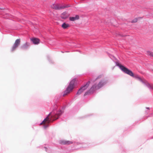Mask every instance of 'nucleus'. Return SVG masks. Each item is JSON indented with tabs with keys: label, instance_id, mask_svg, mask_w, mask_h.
<instances>
[{
	"label": "nucleus",
	"instance_id": "1",
	"mask_svg": "<svg viewBox=\"0 0 153 153\" xmlns=\"http://www.w3.org/2000/svg\"><path fill=\"white\" fill-rule=\"evenodd\" d=\"M64 112L63 110H59L57 111L56 113H50L42 122L40 125L43 124V127L45 129L49 126V123L54 120L57 119Z\"/></svg>",
	"mask_w": 153,
	"mask_h": 153
},
{
	"label": "nucleus",
	"instance_id": "2",
	"mask_svg": "<svg viewBox=\"0 0 153 153\" xmlns=\"http://www.w3.org/2000/svg\"><path fill=\"white\" fill-rule=\"evenodd\" d=\"M115 64L116 65L119 67L125 73L133 77L138 79V80L144 84L149 88L153 89V86L151 85L146 81L143 80L138 75H134L133 73L131 71L129 70L128 68L125 67L124 66L121 65L118 62H116Z\"/></svg>",
	"mask_w": 153,
	"mask_h": 153
},
{
	"label": "nucleus",
	"instance_id": "3",
	"mask_svg": "<svg viewBox=\"0 0 153 153\" xmlns=\"http://www.w3.org/2000/svg\"><path fill=\"white\" fill-rule=\"evenodd\" d=\"M76 81V79L74 78L72 80L67 88L65 91H64L63 94V96H65L66 95L69 93L70 92L72 91L74 88V83Z\"/></svg>",
	"mask_w": 153,
	"mask_h": 153
},
{
	"label": "nucleus",
	"instance_id": "4",
	"mask_svg": "<svg viewBox=\"0 0 153 153\" xmlns=\"http://www.w3.org/2000/svg\"><path fill=\"white\" fill-rule=\"evenodd\" d=\"M97 86L96 84L93 85L91 88L89 90L85 92L84 94V96H85L90 94H92L96 90L98 89H99L97 88Z\"/></svg>",
	"mask_w": 153,
	"mask_h": 153
},
{
	"label": "nucleus",
	"instance_id": "5",
	"mask_svg": "<svg viewBox=\"0 0 153 153\" xmlns=\"http://www.w3.org/2000/svg\"><path fill=\"white\" fill-rule=\"evenodd\" d=\"M108 81L105 79H103L99 81L97 85V88L99 89L105 85L107 83Z\"/></svg>",
	"mask_w": 153,
	"mask_h": 153
},
{
	"label": "nucleus",
	"instance_id": "6",
	"mask_svg": "<svg viewBox=\"0 0 153 153\" xmlns=\"http://www.w3.org/2000/svg\"><path fill=\"white\" fill-rule=\"evenodd\" d=\"M68 5H62L60 4H53L52 6V7L55 10H60L69 7Z\"/></svg>",
	"mask_w": 153,
	"mask_h": 153
},
{
	"label": "nucleus",
	"instance_id": "7",
	"mask_svg": "<svg viewBox=\"0 0 153 153\" xmlns=\"http://www.w3.org/2000/svg\"><path fill=\"white\" fill-rule=\"evenodd\" d=\"M20 39H17L14 43V44L13 46L12 47L11 49V51H15L18 47L20 45Z\"/></svg>",
	"mask_w": 153,
	"mask_h": 153
},
{
	"label": "nucleus",
	"instance_id": "8",
	"mask_svg": "<svg viewBox=\"0 0 153 153\" xmlns=\"http://www.w3.org/2000/svg\"><path fill=\"white\" fill-rule=\"evenodd\" d=\"M59 143L63 145H69L72 144L73 142L70 141L61 140L60 141Z\"/></svg>",
	"mask_w": 153,
	"mask_h": 153
},
{
	"label": "nucleus",
	"instance_id": "9",
	"mask_svg": "<svg viewBox=\"0 0 153 153\" xmlns=\"http://www.w3.org/2000/svg\"><path fill=\"white\" fill-rule=\"evenodd\" d=\"M33 43L35 45H38L39 42V40L37 38H33L31 39Z\"/></svg>",
	"mask_w": 153,
	"mask_h": 153
},
{
	"label": "nucleus",
	"instance_id": "10",
	"mask_svg": "<svg viewBox=\"0 0 153 153\" xmlns=\"http://www.w3.org/2000/svg\"><path fill=\"white\" fill-rule=\"evenodd\" d=\"M90 82L88 81L87 82L86 84L82 86L81 87L80 89L84 91L85 90H86L87 88L88 87L89 84L90 83Z\"/></svg>",
	"mask_w": 153,
	"mask_h": 153
},
{
	"label": "nucleus",
	"instance_id": "11",
	"mask_svg": "<svg viewBox=\"0 0 153 153\" xmlns=\"http://www.w3.org/2000/svg\"><path fill=\"white\" fill-rule=\"evenodd\" d=\"M30 45L29 43L26 42L21 46V48L23 49H26L30 46Z\"/></svg>",
	"mask_w": 153,
	"mask_h": 153
},
{
	"label": "nucleus",
	"instance_id": "12",
	"mask_svg": "<svg viewBox=\"0 0 153 153\" xmlns=\"http://www.w3.org/2000/svg\"><path fill=\"white\" fill-rule=\"evenodd\" d=\"M61 17L62 19H65L68 17V15L67 12H65L61 14Z\"/></svg>",
	"mask_w": 153,
	"mask_h": 153
},
{
	"label": "nucleus",
	"instance_id": "13",
	"mask_svg": "<svg viewBox=\"0 0 153 153\" xmlns=\"http://www.w3.org/2000/svg\"><path fill=\"white\" fill-rule=\"evenodd\" d=\"M79 16L77 15H76L75 17H70V20L71 21H74L76 20L79 19Z\"/></svg>",
	"mask_w": 153,
	"mask_h": 153
},
{
	"label": "nucleus",
	"instance_id": "14",
	"mask_svg": "<svg viewBox=\"0 0 153 153\" xmlns=\"http://www.w3.org/2000/svg\"><path fill=\"white\" fill-rule=\"evenodd\" d=\"M43 149H44L45 151L48 153H51L52 152V151L51 149H50L49 147L47 148L46 147H44L43 148Z\"/></svg>",
	"mask_w": 153,
	"mask_h": 153
},
{
	"label": "nucleus",
	"instance_id": "15",
	"mask_svg": "<svg viewBox=\"0 0 153 153\" xmlns=\"http://www.w3.org/2000/svg\"><path fill=\"white\" fill-rule=\"evenodd\" d=\"M69 26V25L68 24H66L65 23H63L62 25V27L64 29H66Z\"/></svg>",
	"mask_w": 153,
	"mask_h": 153
},
{
	"label": "nucleus",
	"instance_id": "16",
	"mask_svg": "<svg viewBox=\"0 0 153 153\" xmlns=\"http://www.w3.org/2000/svg\"><path fill=\"white\" fill-rule=\"evenodd\" d=\"M83 91L80 88L78 90V91L77 93H76V94L77 95H80V94L82 93V92Z\"/></svg>",
	"mask_w": 153,
	"mask_h": 153
},
{
	"label": "nucleus",
	"instance_id": "17",
	"mask_svg": "<svg viewBox=\"0 0 153 153\" xmlns=\"http://www.w3.org/2000/svg\"><path fill=\"white\" fill-rule=\"evenodd\" d=\"M147 54L150 56L153 57V53L149 51H148L147 52Z\"/></svg>",
	"mask_w": 153,
	"mask_h": 153
},
{
	"label": "nucleus",
	"instance_id": "18",
	"mask_svg": "<svg viewBox=\"0 0 153 153\" xmlns=\"http://www.w3.org/2000/svg\"><path fill=\"white\" fill-rule=\"evenodd\" d=\"M137 18H136V19H134L133 20H132L131 22L132 23L136 22H137Z\"/></svg>",
	"mask_w": 153,
	"mask_h": 153
},
{
	"label": "nucleus",
	"instance_id": "19",
	"mask_svg": "<svg viewBox=\"0 0 153 153\" xmlns=\"http://www.w3.org/2000/svg\"><path fill=\"white\" fill-rule=\"evenodd\" d=\"M84 147H85V148H88V147H90V146H88V145H87V144H84Z\"/></svg>",
	"mask_w": 153,
	"mask_h": 153
},
{
	"label": "nucleus",
	"instance_id": "20",
	"mask_svg": "<svg viewBox=\"0 0 153 153\" xmlns=\"http://www.w3.org/2000/svg\"><path fill=\"white\" fill-rule=\"evenodd\" d=\"M100 78V76H98L97 78L96 79L97 80L99 78Z\"/></svg>",
	"mask_w": 153,
	"mask_h": 153
},
{
	"label": "nucleus",
	"instance_id": "21",
	"mask_svg": "<svg viewBox=\"0 0 153 153\" xmlns=\"http://www.w3.org/2000/svg\"><path fill=\"white\" fill-rule=\"evenodd\" d=\"M146 108L148 109H149V107H146Z\"/></svg>",
	"mask_w": 153,
	"mask_h": 153
},
{
	"label": "nucleus",
	"instance_id": "22",
	"mask_svg": "<svg viewBox=\"0 0 153 153\" xmlns=\"http://www.w3.org/2000/svg\"><path fill=\"white\" fill-rule=\"evenodd\" d=\"M152 138H153V137Z\"/></svg>",
	"mask_w": 153,
	"mask_h": 153
}]
</instances>
